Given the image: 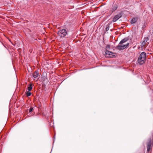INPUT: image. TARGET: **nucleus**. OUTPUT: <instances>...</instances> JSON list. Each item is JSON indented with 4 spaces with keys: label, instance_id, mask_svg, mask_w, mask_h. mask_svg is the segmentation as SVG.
<instances>
[{
    "label": "nucleus",
    "instance_id": "12",
    "mask_svg": "<svg viewBox=\"0 0 153 153\" xmlns=\"http://www.w3.org/2000/svg\"><path fill=\"white\" fill-rule=\"evenodd\" d=\"M31 93L29 91H27L26 93V95L27 96H30L31 95Z\"/></svg>",
    "mask_w": 153,
    "mask_h": 153
},
{
    "label": "nucleus",
    "instance_id": "8",
    "mask_svg": "<svg viewBox=\"0 0 153 153\" xmlns=\"http://www.w3.org/2000/svg\"><path fill=\"white\" fill-rule=\"evenodd\" d=\"M39 75V73L38 71H35L33 74V76L34 78H36Z\"/></svg>",
    "mask_w": 153,
    "mask_h": 153
},
{
    "label": "nucleus",
    "instance_id": "1",
    "mask_svg": "<svg viewBox=\"0 0 153 153\" xmlns=\"http://www.w3.org/2000/svg\"><path fill=\"white\" fill-rule=\"evenodd\" d=\"M128 40V39L126 38L123 39L120 41L119 45L116 47L115 48L119 50H123L128 47L129 44V43H128L126 45L123 44L124 43H125Z\"/></svg>",
    "mask_w": 153,
    "mask_h": 153
},
{
    "label": "nucleus",
    "instance_id": "3",
    "mask_svg": "<svg viewBox=\"0 0 153 153\" xmlns=\"http://www.w3.org/2000/svg\"><path fill=\"white\" fill-rule=\"evenodd\" d=\"M58 34L61 37H64L67 34V31L66 29H62L58 31Z\"/></svg>",
    "mask_w": 153,
    "mask_h": 153
},
{
    "label": "nucleus",
    "instance_id": "9",
    "mask_svg": "<svg viewBox=\"0 0 153 153\" xmlns=\"http://www.w3.org/2000/svg\"><path fill=\"white\" fill-rule=\"evenodd\" d=\"M117 6L116 5H114L113 6L112 9V13L115 10H117Z\"/></svg>",
    "mask_w": 153,
    "mask_h": 153
},
{
    "label": "nucleus",
    "instance_id": "2",
    "mask_svg": "<svg viewBox=\"0 0 153 153\" xmlns=\"http://www.w3.org/2000/svg\"><path fill=\"white\" fill-rule=\"evenodd\" d=\"M146 54L144 52L141 53L138 57L137 62L140 65H143L146 62Z\"/></svg>",
    "mask_w": 153,
    "mask_h": 153
},
{
    "label": "nucleus",
    "instance_id": "7",
    "mask_svg": "<svg viewBox=\"0 0 153 153\" xmlns=\"http://www.w3.org/2000/svg\"><path fill=\"white\" fill-rule=\"evenodd\" d=\"M121 17V15L119 14L115 16L113 19V22H115Z\"/></svg>",
    "mask_w": 153,
    "mask_h": 153
},
{
    "label": "nucleus",
    "instance_id": "15",
    "mask_svg": "<svg viewBox=\"0 0 153 153\" xmlns=\"http://www.w3.org/2000/svg\"><path fill=\"white\" fill-rule=\"evenodd\" d=\"M54 138H55V136L53 137Z\"/></svg>",
    "mask_w": 153,
    "mask_h": 153
},
{
    "label": "nucleus",
    "instance_id": "6",
    "mask_svg": "<svg viewBox=\"0 0 153 153\" xmlns=\"http://www.w3.org/2000/svg\"><path fill=\"white\" fill-rule=\"evenodd\" d=\"M149 40V39L148 37H145L144 39V40L143 41L142 44V47H145L146 45H147L148 44V42H147Z\"/></svg>",
    "mask_w": 153,
    "mask_h": 153
},
{
    "label": "nucleus",
    "instance_id": "13",
    "mask_svg": "<svg viewBox=\"0 0 153 153\" xmlns=\"http://www.w3.org/2000/svg\"><path fill=\"white\" fill-rule=\"evenodd\" d=\"M33 110V108L32 107H31L29 109V112H31Z\"/></svg>",
    "mask_w": 153,
    "mask_h": 153
},
{
    "label": "nucleus",
    "instance_id": "10",
    "mask_svg": "<svg viewBox=\"0 0 153 153\" xmlns=\"http://www.w3.org/2000/svg\"><path fill=\"white\" fill-rule=\"evenodd\" d=\"M137 19L136 18L133 19L131 21V24L134 23L137 21Z\"/></svg>",
    "mask_w": 153,
    "mask_h": 153
},
{
    "label": "nucleus",
    "instance_id": "4",
    "mask_svg": "<svg viewBox=\"0 0 153 153\" xmlns=\"http://www.w3.org/2000/svg\"><path fill=\"white\" fill-rule=\"evenodd\" d=\"M106 56L113 57L114 56V53L108 50H106L105 51Z\"/></svg>",
    "mask_w": 153,
    "mask_h": 153
},
{
    "label": "nucleus",
    "instance_id": "14",
    "mask_svg": "<svg viewBox=\"0 0 153 153\" xmlns=\"http://www.w3.org/2000/svg\"><path fill=\"white\" fill-rule=\"evenodd\" d=\"M109 29V26H108V27H106V28H105V30H106V31H108Z\"/></svg>",
    "mask_w": 153,
    "mask_h": 153
},
{
    "label": "nucleus",
    "instance_id": "5",
    "mask_svg": "<svg viewBox=\"0 0 153 153\" xmlns=\"http://www.w3.org/2000/svg\"><path fill=\"white\" fill-rule=\"evenodd\" d=\"M148 142L147 143V149L148 152H149L150 150L151 149L152 147L151 145L152 144L151 143V138H149L148 140Z\"/></svg>",
    "mask_w": 153,
    "mask_h": 153
},
{
    "label": "nucleus",
    "instance_id": "11",
    "mask_svg": "<svg viewBox=\"0 0 153 153\" xmlns=\"http://www.w3.org/2000/svg\"><path fill=\"white\" fill-rule=\"evenodd\" d=\"M32 89V87L31 84H30L29 86L28 87V91H30Z\"/></svg>",
    "mask_w": 153,
    "mask_h": 153
}]
</instances>
